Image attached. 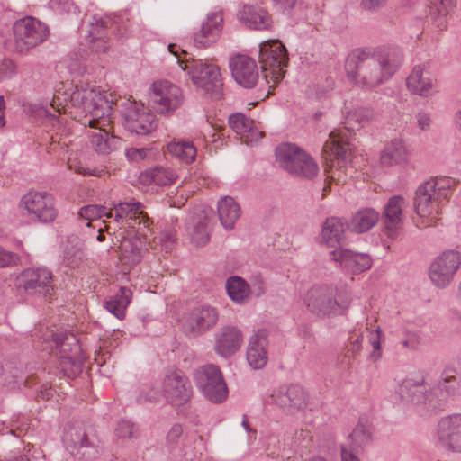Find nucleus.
<instances>
[{
    "label": "nucleus",
    "mask_w": 461,
    "mask_h": 461,
    "mask_svg": "<svg viewBox=\"0 0 461 461\" xmlns=\"http://www.w3.org/2000/svg\"><path fill=\"white\" fill-rule=\"evenodd\" d=\"M70 102L85 114L82 123L93 129L89 137L96 152L109 154L119 148L121 139L109 133L113 101L107 98L105 92L93 84H80L70 95Z\"/></svg>",
    "instance_id": "obj_1"
},
{
    "label": "nucleus",
    "mask_w": 461,
    "mask_h": 461,
    "mask_svg": "<svg viewBox=\"0 0 461 461\" xmlns=\"http://www.w3.org/2000/svg\"><path fill=\"white\" fill-rule=\"evenodd\" d=\"M402 59V52L396 48H381L373 52L356 50L346 59V75L356 86L372 89L389 80Z\"/></svg>",
    "instance_id": "obj_2"
},
{
    "label": "nucleus",
    "mask_w": 461,
    "mask_h": 461,
    "mask_svg": "<svg viewBox=\"0 0 461 461\" xmlns=\"http://www.w3.org/2000/svg\"><path fill=\"white\" fill-rule=\"evenodd\" d=\"M452 181L441 177L430 179L421 184L416 190L414 209L426 226L432 225L439 220L442 208L450 197Z\"/></svg>",
    "instance_id": "obj_3"
},
{
    "label": "nucleus",
    "mask_w": 461,
    "mask_h": 461,
    "mask_svg": "<svg viewBox=\"0 0 461 461\" xmlns=\"http://www.w3.org/2000/svg\"><path fill=\"white\" fill-rule=\"evenodd\" d=\"M176 48V45H168L169 51L176 56L179 67L187 73L193 84L209 94L211 98L220 99L222 96V82L218 66L203 59L180 60Z\"/></svg>",
    "instance_id": "obj_4"
},
{
    "label": "nucleus",
    "mask_w": 461,
    "mask_h": 461,
    "mask_svg": "<svg viewBox=\"0 0 461 461\" xmlns=\"http://www.w3.org/2000/svg\"><path fill=\"white\" fill-rule=\"evenodd\" d=\"M18 210L23 216L43 224L53 222L59 215L55 197L45 191L25 193L19 200Z\"/></svg>",
    "instance_id": "obj_5"
},
{
    "label": "nucleus",
    "mask_w": 461,
    "mask_h": 461,
    "mask_svg": "<svg viewBox=\"0 0 461 461\" xmlns=\"http://www.w3.org/2000/svg\"><path fill=\"white\" fill-rule=\"evenodd\" d=\"M276 161L289 174L312 178L319 172L313 158L304 150L291 143H282L276 149Z\"/></svg>",
    "instance_id": "obj_6"
},
{
    "label": "nucleus",
    "mask_w": 461,
    "mask_h": 461,
    "mask_svg": "<svg viewBox=\"0 0 461 461\" xmlns=\"http://www.w3.org/2000/svg\"><path fill=\"white\" fill-rule=\"evenodd\" d=\"M259 62L267 83H279L285 77L288 63L285 45L277 40L266 41L259 47Z\"/></svg>",
    "instance_id": "obj_7"
},
{
    "label": "nucleus",
    "mask_w": 461,
    "mask_h": 461,
    "mask_svg": "<svg viewBox=\"0 0 461 461\" xmlns=\"http://www.w3.org/2000/svg\"><path fill=\"white\" fill-rule=\"evenodd\" d=\"M149 98L156 113L171 116L185 101L182 89L167 79L154 81L149 88Z\"/></svg>",
    "instance_id": "obj_8"
},
{
    "label": "nucleus",
    "mask_w": 461,
    "mask_h": 461,
    "mask_svg": "<svg viewBox=\"0 0 461 461\" xmlns=\"http://www.w3.org/2000/svg\"><path fill=\"white\" fill-rule=\"evenodd\" d=\"M461 267V252L447 249L440 253L430 263L429 278L438 289H445L453 282Z\"/></svg>",
    "instance_id": "obj_9"
},
{
    "label": "nucleus",
    "mask_w": 461,
    "mask_h": 461,
    "mask_svg": "<svg viewBox=\"0 0 461 461\" xmlns=\"http://www.w3.org/2000/svg\"><path fill=\"white\" fill-rule=\"evenodd\" d=\"M337 288L332 285H318L311 288L305 297L304 304L313 314L325 317L339 314L346 307L336 298Z\"/></svg>",
    "instance_id": "obj_10"
},
{
    "label": "nucleus",
    "mask_w": 461,
    "mask_h": 461,
    "mask_svg": "<svg viewBox=\"0 0 461 461\" xmlns=\"http://www.w3.org/2000/svg\"><path fill=\"white\" fill-rule=\"evenodd\" d=\"M16 49L27 51L43 42L48 36V28L41 22L32 16L17 20L13 26Z\"/></svg>",
    "instance_id": "obj_11"
},
{
    "label": "nucleus",
    "mask_w": 461,
    "mask_h": 461,
    "mask_svg": "<svg viewBox=\"0 0 461 461\" xmlns=\"http://www.w3.org/2000/svg\"><path fill=\"white\" fill-rule=\"evenodd\" d=\"M196 386L204 397L212 402L219 403L228 396L227 385L217 366L206 365L194 374Z\"/></svg>",
    "instance_id": "obj_12"
},
{
    "label": "nucleus",
    "mask_w": 461,
    "mask_h": 461,
    "mask_svg": "<svg viewBox=\"0 0 461 461\" xmlns=\"http://www.w3.org/2000/svg\"><path fill=\"white\" fill-rule=\"evenodd\" d=\"M434 440L444 451L461 454V412L445 415L438 420Z\"/></svg>",
    "instance_id": "obj_13"
},
{
    "label": "nucleus",
    "mask_w": 461,
    "mask_h": 461,
    "mask_svg": "<svg viewBox=\"0 0 461 461\" xmlns=\"http://www.w3.org/2000/svg\"><path fill=\"white\" fill-rule=\"evenodd\" d=\"M142 203L131 199L123 202H113L110 210L113 213V218L117 223H121L124 229H132L133 231L140 232L148 230L149 225V219L142 210Z\"/></svg>",
    "instance_id": "obj_14"
},
{
    "label": "nucleus",
    "mask_w": 461,
    "mask_h": 461,
    "mask_svg": "<svg viewBox=\"0 0 461 461\" xmlns=\"http://www.w3.org/2000/svg\"><path fill=\"white\" fill-rule=\"evenodd\" d=\"M162 392L165 399L175 406L187 403L193 394L190 381L180 370L167 372L162 382Z\"/></svg>",
    "instance_id": "obj_15"
},
{
    "label": "nucleus",
    "mask_w": 461,
    "mask_h": 461,
    "mask_svg": "<svg viewBox=\"0 0 461 461\" xmlns=\"http://www.w3.org/2000/svg\"><path fill=\"white\" fill-rule=\"evenodd\" d=\"M273 402L284 412L294 415L308 405V395L297 384L284 385L275 389L270 395Z\"/></svg>",
    "instance_id": "obj_16"
},
{
    "label": "nucleus",
    "mask_w": 461,
    "mask_h": 461,
    "mask_svg": "<svg viewBox=\"0 0 461 461\" xmlns=\"http://www.w3.org/2000/svg\"><path fill=\"white\" fill-rule=\"evenodd\" d=\"M330 260L345 273L359 275L372 267L373 259L367 253L355 252L339 246L329 252Z\"/></svg>",
    "instance_id": "obj_17"
},
{
    "label": "nucleus",
    "mask_w": 461,
    "mask_h": 461,
    "mask_svg": "<svg viewBox=\"0 0 461 461\" xmlns=\"http://www.w3.org/2000/svg\"><path fill=\"white\" fill-rule=\"evenodd\" d=\"M401 399L410 404H433L434 393L427 376L406 378L399 385Z\"/></svg>",
    "instance_id": "obj_18"
},
{
    "label": "nucleus",
    "mask_w": 461,
    "mask_h": 461,
    "mask_svg": "<svg viewBox=\"0 0 461 461\" xmlns=\"http://www.w3.org/2000/svg\"><path fill=\"white\" fill-rule=\"evenodd\" d=\"M18 286L29 294H50L52 289V273L45 267L24 269L17 277Z\"/></svg>",
    "instance_id": "obj_19"
},
{
    "label": "nucleus",
    "mask_w": 461,
    "mask_h": 461,
    "mask_svg": "<svg viewBox=\"0 0 461 461\" xmlns=\"http://www.w3.org/2000/svg\"><path fill=\"white\" fill-rule=\"evenodd\" d=\"M52 339L62 352L60 366L68 376H74L80 372L81 366L77 357L80 347L73 334H52Z\"/></svg>",
    "instance_id": "obj_20"
},
{
    "label": "nucleus",
    "mask_w": 461,
    "mask_h": 461,
    "mask_svg": "<svg viewBox=\"0 0 461 461\" xmlns=\"http://www.w3.org/2000/svg\"><path fill=\"white\" fill-rule=\"evenodd\" d=\"M125 128L137 134H148L157 127L156 116L135 103L128 104L123 112Z\"/></svg>",
    "instance_id": "obj_21"
},
{
    "label": "nucleus",
    "mask_w": 461,
    "mask_h": 461,
    "mask_svg": "<svg viewBox=\"0 0 461 461\" xmlns=\"http://www.w3.org/2000/svg\"><path fill=\"white\" fill-rule=\"evenodd\" d=\"M231 75L244 88H252L258 80V69L254 59L247 55H236L230 60Z\"/></svg>",
    "instance_id": "obj_22"
},
{
    "label": "nucleus",
    "mask_w": 461,
    "mask_h": 461,
    "mask_svg": "<svg viewBox=\"0 0 461 461\" xmlns=\"http://www.w3.org/2000/svg\"><path fill=\"white\" fill-rule=\"evenodd\" d=\"M218 310L211 305H201L190 311L185 321L186 328L194 335H201L212 329L218 322Z\"/></svg>",
    "instance_id": "obj_23"
},
{
    "label": "nucleus",
    "mask_w": 461,
    "mask_h": 461,
    "mask_svg": "<svg viewBox=\"0 0 461 461\" xmlns=\"http://www.w3.org/2000/svg\"><path fill=\"white\" fill-rule=\"evenodd\" d=\"M267 336V330L261 329L256 331L249 339L246 358L249 366L253 370L262 369L268 361Z\"/></svg>",
    "instance_id": "obj_24"
},
{
    "label": "nucleus",
    "mask_w": 461,
    "mask_h": 461,
    "mask_svg": "<svg viewBox=\"0 0 461 461\" xmlns=\"http://www.w3.org/2000/svg\"><path fill=\"white\" fill-rule=\"evenodd\" d=\"M223 29V15L221 11L208 13L202 23L201 29L194 35L197 46L205 48L216 42Z\"/></svg>",
    "instance_id": "obj_25"
},
{
    "label": "nucleus",
    "mask_w": 461,
    "mask_h": 461,
    "mask_svg": "<svg viewBox=\"0 0 461 461\" xmlns=\"http://www.w3.org/2000/svg\"><path fill=\"white\" fill-rule=\"evenodd\" d=\"M407 88L412 95L429 97L437 93V80L429 70L421 66H415L406 79Z\"/></svg>",
    "instance_id": "obj_26"
},
{
    "label": "nucleus",
    "mask_w": 461,
    "mask_h": 461,
    "mask_svg": "<svg viewBox=\"0 0 461 461\" xmlns=\"http://www.w3.org/2000/svg\"><path fill=\"white\" fill-rule=\"evenodd\" d=\"M212 211L203 209L195 212L186 222V231L191 242L195 246H203L210 240V215Z\"/></svg>",
    "instance_id": "obj_27"
},
{
    "label": "nucleus",
    "mask_w": 461,
    "mask_h": 461,
    "mask_svg": "<svg viewBox=\"0 0 461 461\" xmlns=\"http://www.w3.org/2000/svg\"><path fill=\"white\" fill-rule=\"evenodd\" d=\"M323 150L327 153L330 158L334 157L337 160L338 167H335L334 163L330 170L329 171V177L337 181L339 184H344L347 181L346 173L342 175V171L340 169V160H346L348 157V144L340 140L335 132H330L329 140L325 142L323 146Z\"/></svg>",
    "instance_id": "obj_28"
},
{
    "label": "nucleus",
    "mask_w": 461,
    "mask_h": 461,
    "mask_svg": "<svg viewBox=\"0 0 461 461\" xmlns=\"http://www.w3.org/2000/svg\"><path fill=\"white\" fill-rule=\"evenodd\" d=\"M242 341L243 336L238 328L222 327L215 335V352L222 357H230L240 348Z\"/></svg>",
    "instance_id": "obj_29"
},
{
    "label": "nucleus",
    "mask_w": 461,
    "mask_h": 461,
    "mask_svg": "<svg viewBox=\"0 0 461 461\" xmlns=\"http://www.w3.org/2000/svg\"><path fill=\"white\" fill-rule=\"evenodd\" d=\"M133 237L123 238L120 244V260L123 264L135 265L140 262L143 251L147 249L145 230L137 232L134 230Z\"/></svg>",
    "instance_id": "obj_30"
},
{
    "label": "nucleus",
    "mask_w": 461,
    "mask_h": 461,
    "mask_svg": "<svg viewBox=\"0 0 461 461\" xmlns=\"http://www.w3.org/2000/svg\"><path fill=\"white\" fill-rule=\"evenodd\" d=\"M407 203L402 196L391 197L384 209V226L389 237H394L402 225L403 212Z\"/></svg>",
    "instance_id": "obj_31"
},
{
    "label": "nucleus",
    "mask_w": 461,
    "mask_h": 461,
    "mask_svg": "<svg viewBox=\"0 0 461 461\" xmlns=\"http://www.w3.org/2000/svg\"><path fill=\"white\" fill-rule=\"evenodd\" d=\"M238 18L247 27L254 30H268L272 26V18L261 6L244 5L238 13Z\"/></svg>",
    "instance_id": "obj_32"
},
{
    "label": "nucleus",
    "mask_w": 461,
    "mask_h": 461,
    "mask_svg": "<svg viewBox=\"0 0 461 461\" xmlns=\"http://www.w3.org/2000/svg\"><path fill=\"white\" fill-rule=\"evenodd\" d=\"M411 152L401 138L390 140L384 148L380 156V162L384 167H393L407 163Z\"/></svg>",
    "instance_id": "obj_33"
},
{
    "label": "nucleus",
    "mask_w": 461,
    "mask_h": 461,
    "mask_svg": "<svg viewBox=\"0 0 461 461\" xmlns=\"http://www.w3.org/2000/svg\"><path fill=\"white\" fill-rule=\"evenodd\" d=\"M230 128L240 136L247 144H255L262 139L263 133L255 125V122L242 113H235L230 116Z\"/></svg>",
    "instance_id": "obj_34"
},
{
    "label": "nucleus",
    "mask_w": 461,
    "mask_h": 461,
    "mask_svg": "<svg viewBox=\"0 0 461 461\" xmlns=\"http://www.w3.org/2000/svg\"><path fill=\"white\" fill-rule=\"evenodd\" d=\"M344 225L340 219L331 217L327 219L321 229L320 242L330 248H338L344 234Z\"/></svg>",
    "instance_id": "obj_35"
},
{
    "label": "nucleus",
    "mask_w": 461,
    "mask_h": 461,
    "mask_svg": "<svg viewBox=\"0 0 461 461\" xmlns=\"http://www.w3.org/2000/svg\"><path fill=\"white\" fill-rule=\"evenodd\" d=\"M456 370L447 367L441 375L437 385L432 387L434 394V402L438 397L445 400L447 397H454L459 393V384L455 375Z\"/></svg>",
    "instance_id": "obj_36"
},
{
    "label": "nucleus",
    "mask_w": 461,
    "mask_h": 461,
    "mask_svg": "<svg viewBox=\"0 0 461 461\" xmlns=\"http://www.w3.org/2000/svg\"><path fill=\"white\" fill-rule=\"evenodd\" d=\"M218 215L226 230H232L240 216V208L230 196H225L218 202Z\"/></svg>",
    "instance_id": "obj_37"
},
{
    "label": "nucleus",
    "mask_w": 461,
    "mask_h": 461,
    "mask_svg": "<svg viewBox=\"0 0 461 461\" xmlns=\"http://www.w3.org/2000/svg\"><path fill=\"white\" fill-rule=\"evenodd\" d=\"M176 178L177 175L173 169L163 167L148 169L140 175V181L144 185H167L172 184Z\"/></svg>",
    "instance_id": "obj_38"
},
{
    "label": "nucleus",
    "mask_w": 461,
    "mask_h": 461,
    "mask_svg": "<svg viewBox=\"0 0 461 461\" xmlns=\"http://www.w3.org/2000/svg\"><path fill=\"white\" fill-rule=\"evenodd\" d=\"M226 291L232 302L243 304L250 297L251 290L249 284L240 276H232L225 284Z\"/></svg>",
    "instance_id": "obj_39"
},
{
    "label": "nucleus",
    "mask_w": 461,
    "mask_h": 461,
    "mask_svg": "<svg viewBox=\"0 0 461 461\" xmlns=\"http://www.w3.org/2000/svg\"><path fill=\"white\" fill-rule=\"evenodd\" d=\"M379 220V213L371 208L358 211L351 219L349 228L357 233H364L370 230Z\"/></svg>",
    "instance_id": "obj_40"
},
{
    "label": "nucleus",
    "mask_w": 461,
    "mask_h": 461,
    "mask_svg": "<svg viewBox=\"0 0 461 461\" xmlns=\"http://www.w3.org/2000/svg\"><path fill=\"white\" fill-rule=\"evenodd\" d=\"M131 291L127 287H121L119 292L104 302L105 309L116 318L122 320L125 310L131 303Z\"/></svg>",
    "instance_id": "obj_41"
},
{
    "label": "nucleus",
    "mask_w": 461,
    "mask_h": 461,
    "mask_svg": "<svg viewBox=\"0 0 461 461\" xmlns=\"http://www.w3.org/2000/svg\"><path fill=\"white\" fill-rule=\"evenodd\" d=\"M167 149L168 153L185 164L193 163L197 155L196 147L189 141H173Z\"/></svg>",
    "instance_id": "obj_42"
},
{
    "label": "nucleus",
    "mask_w": 461,
    "mask_h": 461,
    "mask_svg": "<svg viewBox=\"0 0 461 461\" xmlns=\"http://www.w3.org/2000/svg\"><path fill=\"white\" fill-rule=\"evenodd\" d=\"M374 113L372 110L365 107H359L349 111L344 121L345 128L348 131H357L366 124L373 119Z\"/></svg>",
    "instance_id": "obj_43"
},
{
    "label": "nucleus",
    "mask_w": 461,
    "mask_h": 461,
    "mask_svg": "<svg viewBox=\"0 0 461 461\" xmlns=\"http://www.w3.org/2000/svg\"><path fill=\"white\" fill-rule=\"evenodd\" d=\"M372 440V432L368 425L359 422L348 436V447L353 449H360L368 445Z\"/></svg>",
    "instance_id": "obj_44"
},
{
    "label": "nucleus",
    "mask_w": 461,
    "mask_h": 461,
    "mask_svg": "<svg viewBox=\"0 0 461 461\" xmlns=\"http://www.w3.org/2000/svg\"><path fill=\"white\" fill-rule=\"evenodd\" d=\"M455 6L456 0H430V15L438 18V27H446V16L453 11Z\"/></svg>",
    "instance_id": "obj_45"
},
{
    "label": "nucleus",
    "mask_w": 461,
    "mask_h": 461,
    "mask_svg": "<svg viewBox=\"0 0 461 461\" xmlns=\"http://www.w3.org/2000/svg\"><path fill=\"white\" fill-rule=\"evenodd\" d=\"M78 215L87 221H95L102 217L113 218V212L110 208L96 204L82 207L78 212Z\"/></svg>",
    "instance_id": "obj_46"
},
{
    "label": "nucleus",
    "mask_w": 461,
    "mask_h": 461,
    "mask_svg": "<svg viewBox=\"0 0 461 461\" xmlns=\"http://www.w3.org/2000/svg\"><path fill=\"white\" fill-rule=\"evenodd\" d=\"M65 442L68 446L80 448L88 446L87 437L81 428H72L66 432Z\"/></svg>",
    "instance_id": "obj_47"
},
{
    "label": "nucleus",
    "mask_w": 461,
    "mask_h": 461,
    "mask_svg": "<svg viewBox=\"0 0 461 461\" xmlns=\"http://www.w3.org/2000/svg\"><path fill=\"white\" fill-rule=\"evenodd\" d=\"M98 33L99 35L95 36L94 31H90V42H92V48L95 51L104 52L109 47L104 30L102 28V32H98Z\"/></svg>",
    "instance_id": "obj_48"
},
{
    "label": "nucleus",
    "mask_w": 461,
    "mask_h": 461,
    "mask_svg": "<svg viewBox=\"0 0 461 461\" xmlns=\"http://www.w3.org/2000/svg\"><path fill=\"white\" fill-rule=\"evenodd\" d=\"M20 257L12 251L5 249L0 246V267H7L18 265Z\"/></svg>",
    "instance_id": "obj_49"
},
{
    "label": "nucleus",
    "mask_w": 461,
    "mask_h": 461,
    "mask_svg": "<svg viewBox=\"0 0 461 461\" xmlns=\"http://www.w3.org/2000/svg\"><path fill=\"white\" fill-rule=\"evenodd\" d=\"M16 67L11 59L0 60V80L11 78L15 74Z\"/></svg>",
    "instance_id": "obj_50"
},
{
    "label": "nucleus",
    "mask_w": 461,
    "mask_h": 461,
    "mask_svg": "<svg viewBox=\"0 0 461 461\" xmlns=\"http://www.w3.org/2000/svg\"><path fill=\"white\" fill-rule=\"evenodd\" d=\"M115 433L121 438H128L133 436L134 425L128 420H122L118 423Z\"/></svg>",
    "instance_id": "obj_51"
},
{
    "label": "nucleus",
    "mask_w": 461,
    "mask_h": 461,
    "mask_svg": "<svg viewBox=\"0 0 461 461\" xmlns=\"http://www.w3.org/2000/svg\"><path fill=\"white\" fill-rule=\"evenodd\" d=\"M49 5L56 12H75L77 7L70 0H50Z\"/></svg>",
    "instance_id": "obj_52"
},
{
    "label": "nucleus",
    "mask_w": 461,
    "mask_h": 461,
    "mask_svg": "<svg viewBox=\"0 0 461 461\" xmlns=\"http://www.w3.org/2000/svg\"><path fill=\"white\" fill-rule=\"evenodd\" d=\"M369 341L374 348L372 356L375 357V359L379 358L381 356V330L379 327L370 332Z\"/></svg>",
    "instance_id": "obj_53"
},
{
    "label": "nucleus",
    "mask_w": 461,
    "mask_h": 461,
    "mask_svg": "<svg viewBox=\"0 0 461 461\" xmlns=\"http://www.w3.org/2000/svg\"><path fill=\"white\" fill-rule=\"evenodd\" d=\"M388 0H361L360 6L363 10L375 13L382 9Z\"/></svg>",
    "instance_id": "obj_54"
},
{
    "label": "nucleus",
    "mask_w": 461,
    "mask_h": 461,
    "mask_svg": "<svg viewBox=\"0 0 461 461\" xmlns=\"http://www.w3.org/2000/svg\"><path fill=\"white\" fill-rule=\"evenodd\" d=\"M183 434V428L180 424H174L167 434V442L170 446L176 445Z\"/></svg>",
    "instance_id": "obj_55"
},
{
    "label": "nucleus",
    "mask_w": 461,
    "mask_h": 461,
    "mask_svg": "<svg viewBox=\"0 0 461 461\" xmlns=\"http://www.w3.org/2000/svg\"><path fill=\"white\" fill-rule=\"evenodd\" d=\"M175 241L176 233L173 230H167L160 233V242L167 251L173 248Z\"/></svg>",
    "instance_id": "obj_56"
},
{
    "label": "nucleus",
    "mask_w": 461,
    "mask_h": 461,
    "mask_svg": "<svg viewBox=\"0 0 461 461\" xmlns=\"http://www.w3.org/2000/svg\"><path fill=\"white\" fill-rule=\"evenodd\" d=\"M148 149L144 148H131L126 150L125 155L131 161L143 160L147 157Z\"/></svg>",
    "instance_id": "obj_57"
},
{
    "label": "nucleus",
    "mask_w": 461,
    "mask_h": 461,
    "mask_svg": "<svg viewBox=\"0 0 461 461\" xmlns=\"http://www.w3.org/2000/svg\"><path fill=\"white\" fill-rule=\"evenodd\" d=\"M417 125L421 131H429L431 127L432 120L429 113L420 112L416 115Z\"/></svg>",
    "instance_id": "obj_58"
},
{
    "label": "nucleus",
    "mask_w": 461,
    "mask_h": 461,
    "mask_svg": "<svg viewBox=\"0 0 461 461\" xmlns=\"http://www.w3.org/2000/svg\"><path fill=\"white\" fill-rule=\"evenodd\" d=\"M27 111L35 116H51V118H55V115L50 114L47 108L40 104H28Z\"/></svg>",
    "instance_id": "obj_59"
},
{
    "label": "nucleus",
    "mask_w": 461,
    "mask_h": 461,
    "mask_svg": "<svg viewBox=\"0 0 461 461\" xmlns=\"http://www.w3.org/2000/svg\"><path fill=\"white\" fill-rule=\"evenodd\" d=\"M357 450L350 448L348 446H341V461H360L356 454Z\"/></svg>",
    "instance_id": "obj_60"
},
{
    "label": "nucleus",
    "mask_w": 461,
    "mask_h": 461,
    "mask_svg": "<svg viewBox=\"0 0 461 461\" xmlns=\"http://www.w3.org/2000/svg\"><path fill=\"white\" fill-rule=\"evenodd\" d=\"M273 2L278 10L285 12L292 10L297 0H273Z\"/></svg>",
    "instance_id": "obj_61"
},
{
    "label": "nucleus",
    "mask_w": 461,
    "mask_h": 461,
    "mask_svg": "<svg viewBox=\"0 0 461 461\" xmlns=\"http://www.w3.org/2000/svg\"><path fill=\"white\" fill-rule=\"evenodd\" d=\"M364 338L362 335H357L356 337L350 338V350L357 354L360 351Z\"/></svg>",
    "instance_id": "obj_62"
},
{
    "label": "nucleus",
    "mask_w": 461,
    "mask_h": 461,
    "mask_svg": "<svg viewBox=\"0 0 461 461\" xmlns=\"http://www.w3.org/2000/svg\"><path fill=\"white\" fill-rule=\"evenodd\" d=\"M5 102L3 95H0V129L5 125Z\"/></svg>",
    "instance_id": "obj_63"
},
{
    "label": "nucleus",
    "mask_w": 461,
    "mask_h": 461,
    "mask_svg": "<svg viewBox=\"0 0 461 461\" xmlns=\"http://www.w3.org/2000/svg\"><path fill=\"white\" fill-rule=\"evenodd\" d=\"M6 461H30V459L26 455H18L9 456Z\"/></svg>",
    "instance_id": "obj_64"
}]
</instances>
